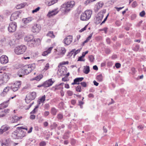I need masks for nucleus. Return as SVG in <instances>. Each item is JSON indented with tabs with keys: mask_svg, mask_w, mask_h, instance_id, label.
<instances>
[{
	"mask_svg": "<svg viewBox=\"0 0 146 146\" xmlns=\"http://www.w3.org/2000/svg\"><path fill=\"white\" fill-rule=\"evenodd\" d=\"M75 5L74 1H69L62 4L60 8V10L63 14H66L69 12Z\"/></svg>",
	"mask_w": 146,
	"mask_h": 146,
	"instance_id": "f257e3e1",
	"label": "nucleus"
},
{
	"mask_svg": "<svg viewBox=\"0 0 146 146\" xmlns=\"http://www.w3.org/2000/svg\"><path fill=\"white\" fill-rule=\"evenodd\" d=\"M35 68V64L25 65L19 70L18 74L20 77H22L30 73Z\"/></svg>",
	"mask_w": 146,
	"mask_h": 146,
	"instance_id": "f03ea898",
	"label": "nucleus"
},
{
	"mask_svg": "<svg viewBox=\"0 0 146 146\" xmlns=\"http://www.w3.org/2000/svg\"><path fill=\"white\" fill-rule=\"evenodd\" d=\"M25 40L27 42L28 46L31 47H35L40 44V39L39 38H34L33 35L25 37Z\"/></svg>",
	"mask_w": 146,
	"mask_h": 146,
	"instance_id": "7ed1b4c3",
	"label": "nucleus"
},
{
	"mask_svg": "<svg viewBox=\"0 0 146 146\" xmlns=\"http://www.w3.org/2000/svg\"><path fill=\"white\" fill-rule=\"evenodd\" d=\"M92 14V11L90 10L86 11L80 16V19L83 21H87L90 18Z\"/></svg>",
	"mask_w": 146,
	"mask_h": 146,
	"instance_id": "20e7f679",
	"label": "nucleus"
},
{
	"mask_svg": "<svg viewBox=\"0 0 146 146\" xmlns=\"http://www.w3.org/2000/svg\"><path fill=\"white\" fill-rule=\"evenodd\" d=\"M27 48L25 45H21L17 46L15 48L14 52L15 53L17 54H21L25 52Z\"/></svg>",
	"mask_w": 146,
	"mask_h": 146,
	"instance_id": "39448f33",
	"label": "nucleus"
},
{
	"mask_svg": "<svg viewBox=\"0 0 146 146\" xmlns=\"http://www.w3.org/2000/svg\"><path fill=\"white\" fill-rule=\"evenodd\" d=\"M10 74L9 73H4L0 76V85L6 83L9 79Z\"/></svg>",
	"mask_w": 146,
	"mask_h": 146,
	"instance_id": "423d86ee",
	"label": "nucleus"
},
{
	"mask_svg": "<svg viewBox=\"0 0 146 146\" xmlns=\"http://www.w3.org/2000/svg\"><path fill=\"white\" fill-rule=\"evenodd\" d=\"M17 28L16 22H13L9 23L8 28V30L10 33H13L15 32Z\"/></svg>",
	"mask_w": 146,
	"mask_h": 146,
	"instance_id": "0eeeda50",
	"label": "nucleus"
},
{
	"mask_svg": "<svg viewBox=\"0 0 146 146\" xmlns=\"http://www.w3.org/2000/svg\"><path fill=\"white\" fill-rule=\"evenodd\" d=\"M23 129L26 130L27 131V127H19V129L17 130L19 139H22L26 136V133L23 130Z\"/></svg>",
	"mask_w": 146,
	"mask_h": 146,
	"instance_id": "6e6552de",
	"label": "nucleus"
},
{
	"mask_svg": "<svg viewBox=\"0 0 146 146\" xmlns=\"http://www.w3.org/2000/svg\"><path fill=\"white\" fill-rule=\"evenodd\" d=\"M21 82L20 81H18L14 83L11 86V89L14 92L17 91L21 85Z\"/></svg>",
	"mask_w": 146,
	"mask_h": 146,
	"instance_id": "1a4fd4ad",
	"label": "nucleus"
},
{
	"mask_svg": "<svg viewBox=\"0 0 146 146\" xmlns=\"http://www.w3.org/2000/svg\"><path fill=\"white\" fill-rule=\"evenodd\" d=\"M104 13L103 11H101L98 13L96 17L95 22L96 24H98L100 23L103 17Z\"/></svg>",
	"mask_w": 146,
	"mask_h": 146,
	"instance_id": "9d476101",
	"label": "nucleus"
},
{
	"mask_svg": "<svg viewBox=\"0 0 146 146\" xmlns=\"http://www.w3.org/2000/svg\"><path fill=\"white\" fill-rule=\"evenodd\" d=\"M20 14L21 12L19 11H17L13 13L11 16L10 19L11 21H13L17 19Z\"/></svg>",
	"mask_w": 146,
	"mask_h": 146,
	"instance_id": "9b49d317",
	"label": "nucleus"
},
{
	"mask_svg": "<svg viewBox=\"0 0 146 146\" xmlns=\"http://www.w3.org/2000/svg\"><path fill=\"white\" fill-rule=\"evenodd\" d=\"M8 57L5 55H2L0 57V62L2 64H5L8 62Z\"/></svg>",
	"mask_w": 146,
	"mask_h": 146,
	"instance_id": "f8f14e48",
	"label": "nucleus"
},
{
	"mask_svg": "<svg viewBox=\"0 0 146 146\" xmlns=\"http://www.w3.org/2000/svg\"><path fill=\"white\" fill-rule=\"evenodd\" d=\"M72 36L71 35H69L66 37L63 41L64 43L68 45L72 42Z\"/></svg>",
	"mask_w": 146,
	"mask_h": 146,
	"instance_id": "ddd939ff",
	"label": "nucleus"
},
{
	"mask_svg": "<svg viewBox=\"0 0 146 146\" xmlns=\"http://www.w3.org/2000/svg\"><path fill=\"white\" fill-rule=\"evenodd\" d=\"M58 9V8H56L49 11L47 15V16L49 17H50L52 16L55 15L59 12Z\"/></svg>",
	"mask_w": 146,
	"mask_h": 146,
	"instance_id": "4468645a",
	"label": "nucleus"
},
{
	"mask_svg": "<svg viewBox=\"0 0 146 146\" xmlns=\"http://www.w3.org/2000/svg\"><path fill=\"white\" fill-rule=\"evenodd\" d=\"M41 29V27L39 25L36 24L32 27V31L33 33H37L39 32Z\"/></svg>",
	"mask_w": 146,
	"mask_h": 146,
	"instance_id": "2eb2a0df",
	"label": "nucleus"
},
{
	"mask_svg": "<svg viewBox=\"0 0 146 146\" xmlns=\"http://www.w3.org/2000/svg\"><path fill=\"white\" fill-rule=\"evenodd\" d=\"M54 83V82L52 81V79H50L44 82V87H48L51 86Z\"/></svg>",
	"mask_w": 146,
	"mask_h": 146,
	"instance_id": "dca6fc26",
	"label": "nucleus"
},
{
	"mask_svg": "<svg viewBox=\"0 0 146 146\" xmlns=\"http://www.w3.org/2000/svg\"><path fill=\"white\" fill-rule=\"evenodd\" d=\"M10 128L9 126L7 125H3L1 126L0 129V133L3 134L4 132L6 131Z\"/></svg>",
	"mask_w": 146,
	"mask_h": 146,
	"instance_id": "f3484780",
	"label": "nucleus"
},
{
	"mask_svg": "<svg viewBox=\"0 0 146 146\" xmlns=\"http://www.w3.org/2000/svg\"><path fill=\"white\" fill-rule=\"evenodd\" d=\"M84 79L83 77H80L76 78L74 80V82L72 83V85H74L75 84H80V82H81Z\"/></svg>",
	"mask_w": 146,
	"mask_h": 146,
	"instance_id": "a211bd4d",
	"label": "nucleus"
},
{
	"mask_svg": "<svg viewBox=\"0 0 146 146\" xmlns=\"http://www.w3.org/2000/svg\"><path fill=\"white\" fill-rule=\"evenodd\" d=\"M28 98L33 100H34L36 97V93L35 92H33L28 94L27 96Z\"/></svg>",
	"mask_w": 146,
	"mask_h": 146,
	"instance_id": "6ab92c4d",
	"label": "nucleus"
},
{
	"mask_svg": "<svg viewBox=\"0 0 146 146\" xmlns=\"http://www.w3.org/2000/svg\"><path fill=\"white\" fill-rule=\"evenodd\" d=\"M28 5L26 2H24L21 3L16 5L15 7L18 9L24 8L26 6H27Z\"/></svg>",
	"mask_w": 146,
	"mask_h": 146,
	"instance_id": "aec40b11",
	"label": "nucleus"
},
{
	"mask_svg": "<svg viewBox=\"0 0 146 146\" xmlns=\"http://www.w3.org/2000/svg\"><path fill=\"white\" fill-rule=\"evenodd\" d=\"M10 89V88L9 86H7L5 87L4 89L3 92L1 93L0 95L3 97L4 96Z\"/></svg>",
	"mask_w": 146,
	"mask_h": 146,
	"instance_id": "412c9836",
	"label": "nucleus"
},
{
	"mask_svg": "<svg viewBox=\"0 0 146 146\" xmlns=\"http://www.w3.org/2000/svg\"><path fill=\"white\" fill-rule=\"evenodd\" d=\"M22 118V117L21 116L18 117L17 116H15L11 118V122L12 123H15L18 121L20 119Z\"/></svg>",
	"mask_w": 146,
	"mask_h": 146,
	"instance_id": "4be33fe9",
	"label": "nucleus"
},
{
	"mask_svg": "<svg viewBox=\"0 0 146 146\" xmlns=\"http://www.w3.org/2000/svg\"><path fill=\"white\" fill-rule=\"evenodd\" d=\"M33 19L32 17H28L23 19L22 21L25 24H27L31 22Z\"/></svg>",
	"mask_w": 146,
	"mask_h": 146,
	"instance_id": "5701e85b",
	"label": "nucleus"
},
{
	"mask_svg": "<svg viewBox=\"0 0 146 146\" xmlns=\"http://www.w3.org/2000/svg\"><path fill=\"white\" fill-rule=\"evenodd\" d=\"M9 100H8L6 102H5L0 105V109H2L3 108H6L8 106V102Z\"/></svg>",
	"mask_w": 146,
	"mask_h": 146,
	"instance_id": "b1692460",
	"label": "nucleus"
},
{
	"mask_svg": "<svg viewBox=\"0 0 146 146\" xmlns=\"http://www.w3.org/2000/svg\"><path fill=\"white\" fill-rule=\"evenodd\" d=\"M52 47L49 48L47 50L43 52L42 54V55L44 56H45L47 55L48 54L50 53L51 51L52 50Z\"/></svg>",
	"mask_w": 146,
	"mask_h": 146,
	"instance_id": "393cba45",
	"label": "nucleus"
},
{
	"mask_svg": "<svg viewBox=\"0 0 146 146\" xmlns=\"http://www.w3.org/2000/svg\"><path fill=\"white\" fill-rule=\"evenodd\" d=\"M8 44L11 47L13 48L15 46L16 44L15 40L12 39L9 40Z\"/></svg>",
	"mask_w": 146,
	"mask_h": 146,
	"instance_id": "a878e982",
	"label": "nucleus"
},
{
	"mask_svg": "<svg viewBox=\"0 0 146 146\" xmlns=\"http://www.w3.org/2000/svg\"><path fill=\"white\" fill-rule=\"evenodd\" d=\"M11 136L13 139H19L17 130L13 132L12 133Z\"/></svg>",
	"mask_w": 146,
	"mask_h": 146,
	"instance_id": "bb28decb",
	"label": "nucleus"
},
{
	"mask_svg": "<svg viewBox=\"0 0 146 146\" xmlns=\"http://www.w3.org/2000/svg\"><path fill=\"white\" fill-rule=\"evenodd\" d=\"M58 110L54 107L51 108L50 110L51 113L53 115H56L58 112Z\"/></svg>",
	"mask_w": 146,
	"mask_h": 146,
	"instance_id": "cd10ccee",
	"label": "nucleus"
},
{
	"mask_svg": "<svg viewBox=\"0 0 146 146\" xmlns=\"http://www.w3.org/2000/svg\"><path fill=\"white\" fill-rule=\"evenodd\" d=\"M90 71V67L89 66H84V70L83 72L84 73L88 74Z\"/></svg>",
	"mask_w": 146,
	"mask_h": 146,
	"instance_id": "c85d7f7f",
	"label": "nucleus"
},
{
	"mask_svg": "<svg viewBox=\"0 0 146 146\" xmlns=\"http://www.w3.org/2000/svg\"><path fill=\"white\" fill-rule=\"evenodd\" d=\"M57 1L58 0H48L47 2L48 3V6H50L56 3Z\"/></svg>",
	"mask_w": 146,
	"mask_h": 146,
	"instance_id": "c756f323",
	"label": "nucleus"
},
{
	"mask_svg": "<svg viewBox=\"0 0 146 146\" xmlns=\"http://www.w3.org/2000/svg\"><path fill=\"white\" fill-rule=\"evenodd\" d=\"M47 36L52 38L55 37V35H54L53 32L52 31L49 32L47 34Z\"/></svg>",
	"mask_w": 146,
	"mask_h": 146,
	"instance_id": "7c9ffc66",
	"label": "nucleus"
},
{
	"mask_svg": "<svg viewBox=\"0 0 146 146\" xmlns=\"http://www.w3.org/2000/svg\"><path fill=\"white\" fill-rule=\"evenodd\" d=\"M43 77V75L42 74H40L38 76H36L33 79V80H35L37 81H39Z\"/></svg>",
	"mask_w": 146,
	"mask_h": 146,
	"instance_id": "2f4dec72",
	"label": "nucleus"
},
{
	"mask_svg": "<svg viewBox=\"0 0 146 146\" xmlns=\"http://www.w3.org/2000/svg\"><path fill=\"white\" fill-rule=\"evenodd\" d=\"M96 79L99 82H101L103 80V77L102 74L98 75L96 77Z\"/></svg>",
	"mask_w": 146,
	"mask_h": 146,
	"instance_id": "473e14b6",
	"label": "nucleus"
},
{
	"mask_svg": "<svg viewBox=\"0 0 146 146\" xmlns=\"http://www.w3.org/2000/svg\"><path fill=\"white\" fill-rule=\"evenodd\" d=\"M81 48L78 49L76 50L75 49H73V50L74 51V57L78 53L80 52Z\"/></svg>",
	"mask_w": 146,
	"mask_h": 146,
	"instance_id": "72a5a7b5",
	"label": "nucleus"
},
{
	"mask_svg": "<svg viewBox=\"0 0 146 146\" xmlns=\"http://www.w3.org/2000/svg\"><path fill=\"white\" fill-rule=\"evenodd\" d=\"M58 73L61 76H63L65 75L64 71L62 69L58 70Z\"/></svg>",
	"mask_w": 146,
	"mask_h": 146,
	"instance_id": "f704fd0d",
	"label": "nucleus"
},
{
	"mask_svg": "<svg viewBox=\"0 0 146 146\" xmlns=\"http://www.w3.org/2000/svg\"><path fill=\"white\" fill-rule=\"evenodd\" d=\"M88 58L90 62H93L94 61V58L92 55H90L88 56Z\"/></svg>",
	"mask_w": 146,
	"mask_h": 146,
	"instance_id": "c9c22d12",
	"label": "nucleus"
},
{
	"mask_svg": "<svg viewBox=\"0 0 146 146\" xmlns=\"http://www.w3.org/2000/svg\"><path fill=\"white\" fill-rule=\"evenodd\" d=\"M92 33L87 38L86 40L84 42V43H86L88 42L91 38L92 36Z\"/></svg>",
	"mask_w": 146,
	"mask_h": 146,
	"instance_id": "e433bc0d",
	"label": "nucleus"
},
{
	"mask_svg": "<svg viewBox=\"0 0 146 146\" xmlns=\"http://www.w3.org/2000/svg\"><path fill=\"white\" fill-rule=\"evenodd\" d=\"M63 117V115L62 113H59L58 114L57 116V118L59 119V120H62Z\"/></svg>",
	"mask_w": 146,
	"mask_h": 146,
	"instance_id": "4c0bfd02",
	"label": "nucleus"
},
{
	"mask_svg": "<svg viewBox=\"0 0 146 146\" xmlns=\"http://www.w3.org/2000/svg\"><path fill=\"white\" fill-rule=\"evenodd\" d=\"M66 52V50L65 48H62L61 51L60 52V54L62 56Z\"/></svg>",
	"mask_w": 146,
	"mask_h": 146,
	"instance_id": "58836bf2",
	"label": "nucleus"
},
{
	"mask_svg": "<svg viewBox=\"0 0 146 146\" xmlns=\"http://www.w3.org/2000/svg\"><path fill=\"white\" fill-rule=\"evenodd\" d=\"M76 90L78 92H80L82 91L81 87L80 85L78 86L76 88Z\"/></svg>",
	"mask_w": 146,
	"mask_h": 146,
	"instance_id": "ea45409f",
	"label": "nucleus"
},
{
	"mask_svg": "<svg viewBox=\"0 0 146 146\" xmlns=\"http://www.w3.org/2000/svg\"><path fill=\"white\" fill-rule=\"evenodd\" d=\"M69 132H66L64 135L63 138L64 139H67L69 137Z\"/></svg>",
	"mask_w": 146,
	"mask_h": 146,
	"instance_id": "a19ab883",
	"label": "nucleus"
},
{
	"mask_svg": "<svg viewBox=\"0 0 146 146\" xmlns=\"http://www.w3.org/2000/svg\"><path fill=\"white\" fill-rule=\"evenodd\" d=\"M139 48V45H136L133 48V50L135 51H137Z\"/></svg>",
	"mask_w": 146,
	"mask_h": 146,
	"instance_id": "79ce46f5",
	"label": "nucleus"
},
{
	"mask_svg": "<svg viewBox=\"0 0 146 146\" xmlns=\"http://www.w3.org/2000/svg\"><path fill=\"white\" fill-rule=\"evenodd\" d=\"M25 100L27 104L29 103L32 100L29 98H28V97L26 96V98H25Z\"/></svg>",
	"mask_w": 146,
	"mask_h": 146,
	"instance_id": "37998d69",
	"label": "nucleus"
},
{
	"mask_svg": "<svg viewBox=\"0 0 146 146\" xmlns=\"http://www.w3.org/2000/svg\"><path fill=\"white\" fill-rule=\"evenodd\" d=\"M38 108V106H36L33 110L30 112V114H33L35 113V112L37 111V110H36V109Z\"/></svg>",
	"mask_w": 146,
	"mask_h": 146,
	"instance_id": "c03bdc74",
	"label": "nucleus"
},
{
	"mask_svg": "<svg viewBox=\"0 0 146 146\" xmlns=\"http://www.w3.org/2000/svg\"><path fill=\"white\" fill-rule=\"evenodd\" d=\"M45 96L44 95L42 97H41L39 100L41 101L43 103L44 101L45 100Z\"/></svg>",
	"mask_w": 146,
	"mask_h": 146,
	"instance_id": "a18cd8bd",
	"label": "nucleus"
},
{
	"mask_svg": "<svg viewBox=\"0 0 146 146\" xmlns=\"http://www.w3.org/2000/svg\"><path fill=\"white\" fill-rule=\"evenodd\" d=\"M74 51L73 50V49L70 52H69L68 55H67V56H71L73 54L74 55Z\"/></svg>",
	"mask_w": 146,
	"mask_h": 146,
	"instance_id": "49530a36",
	"label": "nucleus"
},
{
	"mask_svg": "<svg viewBox=\"0 0 146 146\" xmlns=\"http://www.w3.org/2000/svg\"><path fill=\"white\" fill-rule=\"evenodd\" d=\"M68 95L69 96H71L73 94V93L72 91L68 90L67 92Z\"/></svg>",
	"mask_w": 146,
	"mask_h": 146,
	"instance_id": "de8ad7c7",
	"label": "nucleus"
},
{
	"mask_svg": "<svg viewBox=\"0 0 146 146\" xmlns=\"http://www.w3.org/2000/svg\"><path fill=\"white\" fill-rule=\"evenodd\" d=\"M98 3V4L99 6H98L97 7L99 9L101 8L104 5L103 3L101 2H99Z\"/></svg>",
	"mask_w": 146,
	"mask_h": 146,
	"instance_id": "09e8293b",
	"label": "nucleus"
},
{
	"mask_svg": "<svg viewBox=\"0 0 146 146\" xmlns=\"http://www.w3.org/2000/svg\"><path fill=\"white\" fill-rule=\"evenodd\" d=\"M40 8L39 7H38L37 8L32 11V13H35L37 12L40 9Z\"/></svg>",
	"mask_w": 146,
	"mask_h": 146,
	"instance_id": "8fccbe9b",
	"label": "nucleus"
},
{
	"mask_svg": "<svg viewBox=\"0 0 146 146\" xmlns=\"http://www.w3.org/2000/svg\"><path fill=\"white\" fill-rule=\"evenodd\" d=\"M94 1V0H87L85 1V4H86V5H87L90 3L91 2H92Z\"/></svg>",
	"mask_w": 146,
	"mask_h": 146,
	"instance_id": "3c124183",
	"label": "nucleus"
},
{
	"mask_svg": "<svg viewBox=\"0 0 146 146\" xmlns=\"http://www.w3.org/2000/svg\"><path fill=\"white\" fill-rule=\"evenodd\" d=\"M137 2L136 1H135L133 2L132 4V6L133 7L135 8L137 6Z\"/></svg>",
	"mask_w": 146,
	"mask_h": 146,
	"instance_id": "603ef678",
	"label": "nucleus"
},
{
	"mask_svg": "<svg viewBox=\"0 0 146 146\" xmlns=\"http://www.w3.org/2000/svg\"><path fill=\"white\" fill-rule=\"evenodd\" d=\"M46 143L45 142L42 141L39 143V145L40 146H44L46 145Z\"/></svg>",
	"mask_w": 146,
	"mask_h": 146,
	"instance_id": "864d4df0",
	"label": "nucleus"
},
{
	"mask_svg": "<svg viewBox=\"0 0 146 146\" xmlns=\"http://www.w3.org/2000/svg\"><path fill=\"white\" fill-rule=\"evenodd\" d=\"M82 86L84 87H86V84L85 82H82L80 83Z\"/></svg>",
	"mask_w": 146,
	"mask_h": 146,
	"instance_id": "5fc2aeb1",
	"label": "nucleus"
},
{
	"mask_svg": "<svg viewBox=\"0 0 146 146\" xmlns=\"http://www.w3.org/2000/svg\"><path fill=\"white\" fill-rule=\"evenodd\" d=\"M145 14V12L144 11H142L140 13L139 15L141 17H143Z\"/></svg>",
	"mask_w": 146,
	"mask_h": 146,
	"instance_id": "6e6d98bb",
	"label": "nucleus"
},
{
	"mask_svg": "<svg viewBox=\"0 0 146 146\" xmlns=\"http://www.w3.org/2000/svg\"><path fill=\"white\" fill-rule=\"evenodd\" d=\"M69 63V62L68 61L66 62H61L60 63V66H62L63 65H65L66 64H68Z\"/></svg>",
	"mask_w": 146,
	"mask_h": 146,
	"instance_id": "4d7b16f0",
	"label": "nucleus"
},
{
	"mask_svg": "<svg viewBox=\"0 0 146 146\" xmlns=\"http://www.w3.org/2000/svg\"><path fill=\"white\" fill-rule=\"evenodd\" d=\"M50 113L49 111H45L44 112V114H43V116L45 117H46Z\"/></svg>",
	"mask_w": 146,
	"mask_h": 146,
	"instance_id": "13d9d810",
	"label": "nucleus"
},
{
	"mask_svg": "<svg viewBox=\"0 0 146 146\" xmlns=\"http://www.w3.org/2000/svg\"><path fill=\"white\" fill-rule=\"evenodd\" d=\"M83 57L81 56L79 57L78 58V61H84L85 60L82 58Z\"/></svg>",
	"mask_w": 146,
	"mask_h": 146,
	"instance_id": "bf43d9fd",
	"label": "nucleus"
},
{
	"mask_svg": "<svg viewBox=\"0 0 146 146\" xmlns=\"http://www.w3.org/2000/svg\"><path fill=\"white\" fill-rule=\"evenodd\" d=\"M38 122L41 123L44 121V119L42 117H39L38 119Z\"/></svg>",
	"mask_w": 146,
	"mask_h": 146,
	"instance_id": "052dcab7",
	"label": "nucleus"
},
{
	"mask_svg": "<svg viewBox=\"0 0 146 146\" xmlns=\"http://www.w3.org/2000/svg\"><path fill=\"white\" fill-rule=\"evenodd\" d=\"M108 28L107 27H105L100 29L101 31H104L105 33H106L108 31Z\"/></svg>",
	"mask_w": 146,
	"mask_h": 146,
	"instance_id": "680f3d73",
	"label": "nucleus"
},
{
	"mask_svg": "<svg viewBox=\"0 0 146 146\" xmlns=\"http://www.w3.org/2000/svg\"><path fill=\"white\" fill-rule=\"evenodd\" d=\"M121 64L119 63H116L115 64V66L117 68H119L121 67Z\"/></svg>",
	"mask_w": 146,
	"mask_h": 146,
	"instance_id": "e2e57ef3",
	"label": "nucleus"
},
{
	"mask_svg": "<svg viewBox=\"0 0 146 146\" xmlns=\"http://www.w3.org/2000/svg\"><path fill=\"white\" fill-rule=\"evenodd\" d=\"M49 67V63H47L46 64V65L45 66V67L44 68V69L45 70H47L48 69Z\"/></svg>",
	"mask_w": 146,
	"mask_h": 146,
	"instance_id": "0e129e2a",
	"label": "nucleus"
},
{
	"mask_svg": "<svg viewBox=\"0 0 146 146\" xmlns=\"http://www.w3.org/2000/svg\"><path fill=\"white\" fill-rule=\"evenodd\" d=\"M136 17V15L135 14H132L131 16V19L133 20L135 19Z\"/></svg>",
	"mask_w": 146,
	"mask_h": 146,
	"instance_id": "69168bd1",
	"label": "nucleus"
},
{
	"mask_svg": "<svg viewBox=\"0 0 146 146\" xmlns=\"http://www.w3.org/2000/svg\"><path fill=\"white\" fill-rule=\"evenodd\" d=\"M49 107V105L48 104H46L44 105V108L45 109H48Z\"/></svg>",
	"mask_w": 146,
	"mask_h": 146,
	"instance_id": "338daca9",
	"label": "nucleus"
},
{
	"mask_svg": "<svg viewBox=\"0 0 146 146\" xmlns=\"http://www.w3.org/2000/svg\"><path fill=\"white\" fill-rule=\"evenodd\" d=\"M35 115H31L30 117V118L31 119L33 120L35 118Z\"/></svg>",
	"mask_w": 146,
	"mask_h": 146,
	"instance_id": "774afa93",
	"label": "nucleus"
}]
</instances>
